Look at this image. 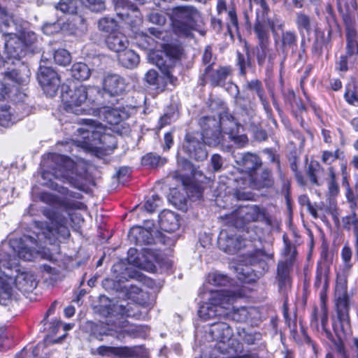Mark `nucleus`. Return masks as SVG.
Listing matches in <instances>:
<instances>
[{"instance_id": "nucleus-34", "label": "nucleus", "mask_w": 358, "mask_h": 358, "mask_svg": "<svg viewBox=\"0 0 358 358\" xmlns=\"http://www.w3.org/2000/svg\"><path fill=\"white\" fill-rule=\"evenodd\" d=\"M127 352V350L126 348L101 345L94 352H92V354L102 357H109L111 355L124 357Z\"/></svg>"}, {"instance_id": "nucleus-13", "label": "nucleus", "mask_w": 358, "mask_h": 358, "mask_svg": "<svg viewBox=\"0 0 358 358\" xmlns=\"http://www.w3.org/2000/svg\"><path fill=\"white\" fill-rule=\"evenodd\" d=\"M85 20L78 15H74L69 22L62 23L57 21L53 23H46L43 27V33L47 35H52L60 30L69 31L70 34H74L78 29L84 27Z\"/></svg>"}, {"instance_id": "nucleus-30", "label": "nucleus", "mask_w": 358, "mask_h": 358, "mask_svg": "<svg viewBox=\"0 0 358 358\" xmlns=\"http://www.w3.org/2000/svg\"><path fill=\"white\" fill-rule=\"evenodd\" d=\"M269 27L266 20H257L254 27V31L258 38L259 44L263 46L264 43H269Z\"/></svg>"}, {"instance_id": "nucleus-56", "label": "nucleus", "mask_w": 358, "mask_h": 358, "mask_svg": "<svg viewBox=\"0 0 358 358\" xmlns=\"http://www.w3.org/2000/svg\"><path fill=\"white\" fill-rule=\"evenodd\" d=\"M269 258L268 255L264 253L262 250H257L251 257L250 264H264L266 261Z\"/></svg>"}, {"instance_id": "nucleus-57", "label": "nucleus", "mask_w": 358, "mask_h": 358, "mask_svg": "<svg viewBox=\"0 0 358 358\" xmlns=\"http://www.w3.org/2000/svg\"><path fill=\"white\" fill-rule=\"evenodd\" d=\"M229 22L228 23V31L231 34L234 31L238 30V20L236 12L234 10H231L228 13Z\"/></svg>"}, {"instance_id": "nucleus-51", "label": "nucleus", "mask_w": 358, "mask_h": 358, "mask_svg": "<svg viewBox=\"0 0 358 358\" xmlns=\"http://www.w3.org/2000/svg\"><path fill=\"white\" fill-rule=\"evenodd\" d=\"M341 258L345 269L350 270L352 267V252L349 245H345L341 250Z\"/></svg>"}, {"instance_id": "nucleus-1", "label": "nucleus", "mask_w": 358, "mask_h": 358, "mask_svg": "<svg viewBox=\"0 0 358 358\" xmlns=\"http://www.w3.org/2000/svg\"><path fill=\"white\" fill-rule=\"evenodd\" d=\"M203 130L204 141L210 146H216L224 140V135L238 147H243L248 143L246 135L241 134L243 127L227 111L220 113L219 120L213 117H205L200 120Z\"/></svg>"}, {"instance_id": "nucleus-38", "label": "nucleus", "mask_w": 358, "mask_h": 358, "mask_svg": "<svg viewBox=\"0 0 358 358\" xmlns=\"http://www.w3.org/2000/svg\"><path fill=\"white\" fill-rule=\"evenodd\" d=\"M328 194L331 197H335L339 194V186L336 179V172L333 167L328 169V176L327 178Z\"/></svg>"}, {"instance_id": "nucleus-43", "label": "nucleus", "mask_w": 358, "mask_h": 358, "mask_svg": "<svg viewBox=\"0 0 358 358\" xmlns=\"http://www.w3.org/2000/svg\"><path fill=\"white\" fill-rule=\"evenodd\" d=\"M208 282L215 286H225L229 282V280L227 275L216 271L208 274Z\"/></svg>"}, {"instance_id": "nucleus-9", "label": "nucleus", "mask_w": 358, "mask_h": 358, "mask_svg": "<svg viewBox=\"0 0 358 358\" xmlns=\"http://www.w3.org/2000/svg\"><path fill=\"white\" fill-rule=\"evenodd\" d=\"M335 303L339 320L341 331L345 334L350 329L349 296L347 292V280L344 277L338 276L335 287Z\"/></svg>"}, {"instance_id": "nucleus-52", "label": "nucleus", "mask_w": 358, "mask_h": 358, "mask_svg": "<svg viewBox=\"0 0 358 358\" xmlns=\"http://www.w3.org/2000/svg\"><path fill=\"white\" fill-rule=\"evenodd\" d=\"M161 202L160 197L157 194H154L146 200L144 208L146 211L152 213L160 206Z\"/></svg>"}, {"instance_id": "nucleus-19", "label": "nucleus", "mask_w": 358, "mask_h": 358, "mask_svg": "<svg viewBox=\"0 0 358 358\" xmlns=\"http://www.w3.org/2000/svg\"><path fill=\"white\" fill-rule=\"evenodd\" d=\"M231 72L229 66H220L214 69L211 65H208L205 69L203 80L205 82L209 81L214 86L221 85L225 83Z\"/></svg>"}, {"instance_id": "nucleus-26", "label": "nucleus", "mask_w": 358, "mask_h": 358, "mask_svg": "<svg viewBox=\"0 0 358 358\" xmlns=\"http://www.w3.org/2000/svg\"><path fill=\"white\" fill-rule=\"evenodd\" d=\"M23 115H19L8 105L0 106V125L10 127L22 119Z\"/></svg>"}, {"instance_id": "nucleus-6", "label": "nucleus", "mask_w": 358, "mask_h": 358, "mask_svg": "<svg viewBox=\"0 0 358 358\" xmlns=\"http://www.w3.org/2000/svg\"><path fill=\"white\" fill-rule=\"evenodd\" d=\"M99 94L100 90L96 87L87 88L84 85H79L73 90L63 92L62 99L64 103V109L67 113L75 115L92 114V109L85 107L86 101H90L89 94Z\"/></svg>"}, {"instance_id": "nucleus-27", "label": "nucleus", "mask_w": 358, "mask_h": 358, "mask_svg": "<svg viewBox=\"0 0 358 358\" xmlns=\"http://www.w3.org/2000/svg\"><path fill=\"white\" fill-rule=\"evenodd\" d=\"M127 295L129 299L143 306H149V294L136 285H131L127 290Z\"/></svg>"}, {"instance_id": "nucleus-45", "label": "nucleus", "mask_w": 358, "mask_h": 358, "mask_svg": "<svg viewBox=\"0 0 358 358\" xmlns=\"http://www.w3.org/2000/svg\"><path fill=\"white\" fill-rule=\"evenodd\" d=\"M54 61L61 66L68 65L71 60L70 53L65 49H59L54 53Z\"/></svg>"}, {"instance_id": "nucleus-15", "label": "nucleus", "mask_w": 358, "mask_h": 358, "mask_svg": "<svg viewBox=\"0 0 358 358\" xmlns=\"http://www.w3.org/2000/svg\"><path fill=\"white\" fill-rule=\"evenodd\" d=\"M329 266L326 262H320L317 264L315 287L318 290L320 303L324 308L327 301V292L329 289Z\"/></svg>"}, {"instance_id": "nucleus-33", "label": "nucleus", "mask_w": 358, "mask_h": 358, "mask_svg": "<svg viewBox=\"0 0 358 358\" xmlns=\"http://www.w3.org/2000/svg\"><path fill=\"white\" fill-rule=\"evenodd\" d=\"M346 50L350 58L358 54L357 32L354 29L348 28L346 32Z\"/></svg>"}, {"instance_id": "nucleus-20", "label": "nucleus", "mask_w": 358, "mask_h": 358, "mask_svg": "<svg viewBox=\"0 0 358 358\" xmlns=\"http://www.w3.org/2000/svg\"><path fill=\"white\" fill-rule=\"evenodd\" d=\"M236 215L243 221V223L263 220L265 217V210L256 205L240 207Z\"/></svg>"}, {"instance_id": "nucleus-60", "label": "nucleus", "mask_w": 358, "mask_h": 358, "mask_svg": "<svg viewBox=\"0 0 358 358\" xmlns=\"http://www.w3.org/2000/svg\"><path fill=\"white\" fill-rule=\"evenodd\" d=\"M170 195L172 197V200L169 199L175 206L178 204L183 203L186 199L184 195H181L180 192L176 189H171Z\"/></svg>"}, {"instance_id": "nucleus-54", "label": "nucleus", "mask_w": 358, "mask_h": 358, "mask_svg": "<svg viewBox=\"0 0 358 358\" xmlns=\"http://www.w3.org/2000/svg\"><path fill=\"white\" fill-rule=\"evenodd\" d=\"M243 161V165L248 172L255 169L258 164V157L255 155L247 154L244 155Z\"/></svg>"}, {"instance_id": "nucleus-46", "label": "nucleus", "mask_w": 358, "mask_h": 358, "mask_svg": "<svg viewBox=\"0 0 358 358\" xmlns=\"http://www.w3.org/2000/svg\"><path fill=\"white\" fill-rule=\"evenodd\" d=\"M285 248L283 250V261L292 263L296 255V250L294 245L287 241L284 237Z\"/></svg>"}, {"instance_id": "nucleus-29", "label": "nucleus", "mask_w": 358, "mask_h": 358, "mask_svg": "<svg viewBox=\"0 0 358 358\" xmlns=\"http://www.w3.org/2000/svg\"><path fill=\"white\" fill-rule=\"evenodd\" d=\"M119 62L127 69H134L139 63V56L131 50L124 49L118 55Z\"/></svg>"}, {"instance_id": "nucleus-49", "label": "nucleus", "mask_w": 358, "mask_h": 358, "mask_svg": "<svg viewBox=\"0 0 358 358\" xmlns=\"http://www.w3.org/2000/svg\"><path fill=\"white\" fill-rule=\"evenodd\" d=\"M98 27L100 30L109 32L115 28L116 22L112 17H104L99 20Z\"/></svg>"}, {"instance_id": "nucleus-28", "label": "nucleus", "mask_w": 358, "mask_h": 358, "mask_svg": "<svg viewBox=\"0 0 358 358\" xmlns=\"http://www.w3.org/2000/svg\"><path fill=\"white\" fill-rule=\"evenodd\" d=\"M294 22L300 34L306 32L310 34L313 28L311 17L303 11H299L295 13Z\"/></svg>"}, {"instance_id": "nucleus-10", "label": "nucleus", "mask_w": 358, "mask_h": 358, "mask_svg": "<svg viewBox=\"0 0 358 358\" xmlns=\"http://www.w3.org/2000/svg\"><path fill=\"white\" fill-rule=\"evenodd\" d=\"M209 332L213 339L218 342L217 349L223 354H229L231 348L227 349L225 345L227 344L228 346H230L234 345L235 343V340L231 338L232 330L229 325L222 322H215L210 324Z\"/></svg>"}, {"instance_id": "nucleus-48", "label": "nucleus", "mask_w": 358, "mask_h": 358, "mask_svg": "<svg viewBox=\"0 0 358 358\" xmlns=\"http://www.w3.org/2000/svg\"><path fill=\"white\" fill-rule=\"evenodd\" d=\"M165 159H162L159 156L152 153L145 155L142 159V163L145 166H157L165 163Z\"/></svg>"}, {"instance_id": "nucleus-47", "label": "nucleus", "mask_w": 358, "mask_h": 358, "mask_svg": "<svg viewBox=\"0 0 358 358\" xmlns=\"http://www.w3.org/2000/svg\"><path fill=\"white\" fill-rule=\"evenodd\" d=\"M17 37L22 41L26 50L34 44L37 40L35 33L31 31H24Z\"/></svg>"}, {"instance_id": "nucleus-61", "label": "nucleus", "mask_w": 358, "mask_h": 358, "mask_svg": "<svg viewBox=\"0 0 358 358\" xmlns=\"http://www.w3.org/2000/svg\"><path fill=\"white\" fill-rule=\"evenodd\" d=\"M210 164L214 171H220L223 165L222 157L218 154L213 155L210 159Z\"/></svg>"}, {"instance_id": "nucleus-24", "label": "nucleus", "mask_w": 358, "mask_h": 358, "mask_svg": "<svg viewBox=\"0 0 358 358\" xmlns=\"http://www.w3.org/2000/svg\"><path fill=\"white\" fill-rule=\"evenodd\" d=\"M106 42L108 48L116 52H120L126 49L129 43L126 36L120 32L111 33Z\"/></svg>"}, {"instance_id": "nucleus-41", "label": "nucleus", "mask_w": 358, "mask_h": 358, "mask_svg": "<svg viewBox=\"0 0 358 358\" xmlns=\"http://www.w3.org/2000/svg\"><path fill=\"white\" fill-rule=\"evenodd\" d=\"M266 21L274 37L278 36V31H281V33L284 31L285 22L280 16H273Z\"/></svg>"}, {"instance_id": "nucleus-25", "label": "nucleus", "mask_w": 358, "mask_h": 358, "mask_svg": "<svg viewBox=\"0 0 358 358\" xmlns=\"http://www.w3.org/2000/svg\"><path fill=\"white\" fill-rule=\"evenodd\" d=\"M245 88L247 90L250 91L251 92L256 93L265 111L267 113H270L271 108L268 102L266 101L265 98L264 90L261 81L257 79H254L250 81H247L245 85Z\"/></svg>"}, {"instance_id": "nucleus-63", "label": "nucleus", "mask_w": 358, "mask_h": 358, "mask_svg": "<svg viewBox=\"0 0 358 358\" xmlns=\"http://www.w3.org/2000/svg\"><path fill=\"white\" fill-rule=\"evenodd\" d=\"M338 158L337 152H332L329 151H324L322 153V160L324 163L330 164Z\"/></svg>"}, {"instance_id": "nucleus-17", "label": "nucleus", "mask_w": 358, "mask_h": 358, "mask_svg": "<svg viewBox=\"0 0 358 358\" xmlns=\"http://www.w3.org/2000/svg\"><path fill=\"white\" fill-rule=\"evenodd\" d=\"M94 116L99 117L107 122L108 124H117L126 117L124 111L120 108L104 106L102 108H94L92 109V114Z\"/></svg>"}, {"instance_id": "nucleus-55", "label": "nucleus", "mask_w": 358, "mask_h": 358, "mask_svg": "<svg viewBox=\"0 0 358 358\" xmlns=\"http://www.w3.org/2000/svg\"><path fill=\"white\" fill-rule=\"evenodd\" d=\"M268 45L269 43H264L263 46L262 44L258 43L257 48V59L258 64L262 65L265 61L266 57L268 53Z\"/></svg>"}, {"instance_id": "nucleus-4", "label": "nucleus", "mask_w": 358, "mask_h": 358, "mask_svg": "<svg viewBox=\"0 0 358 358\" xmlns=\"http://www.w3.org/2000/svg\"><path fill=\"white\" fill-rule=\"evenodd\" d=\"M52 176L63 182H69L72 186L83 189L84 184L82 181L84 173L78 172L79 165L76 164L70 158L54 154L51 157Z\"/></svg>"}, {"instance_id": "nucleus-21", "label": "nucleus", "mask_w": 358, "mask_h": 358, "mask_svg": "<svg viewBox=\"0 0 358 358\" xmlns=\"http://www.w3.org/2000/svg\"><path fill=\"white\" fill-rule=\"evenodd\" d=\"M82 121H83L86 124L90 126V129H86V131L83 128L79 129L78 130V132L80 133L81 134L84 135L85 133L87 134V136H84V137H83L85 139H87L84 142L86 144L87 148H92L94 147V148H101V149L103 148L104 150H112V149H113L115 148L114 147V144H115L114 138L113 137L107 136V135L101 136V138H100V141H102V142H105L108 139V140H111L112 143H113L112 145H106V146L103 145L101 147V146L100 147H97L95 143H91L90 140L89 134H91L92 135H96V134L95 133L94 129L97 127V124H96L95 120H93L92 119H83Z\"/></svg>"}, {"instance_id": "nucleus-12", "label": "nucleus", "mask_w": 358, "mask_h": 358, "mask_svg": "<svg viewBox=\"0 0 358 358\" xmlns=\"http://www.w3.org/2000/svg\"><path fill=\"white\" fill-rule=\"evenodd\" d=\"M37 78L44 92L50 96H54L58 90L60 80L53 69L46 66H40Z\"/></svg>"}, {"instance_id": "nucleus-50", "label": "nucleus", "mask_w": 358, "mask_h": 358, "mask_svg": "<svg viewBox=\"0 0 358 358\" xmlns=\"http://www.w3.org/2000/svg\"><path fill=\"white\" fill-rule=\"evenodd\" d=\"M148 32L154 38H150V37H148L145 36V38L149 44H150V40H159V41H169V34L166 31H162L159 30L157 28L151 27L148 29Z\"/></svg>"}, {"instance_id": "nucleus-35", "label": "nucleus", "mask_w": 358, "mask_h": 358, "mask_svg": "<svg viewBox=\"0 0 358 358\" xmlns=\"http://www.w3.org/2000/svg\"><path fill=\"white\" fill-rule=\"evenodd\" d=\"M162 73L163 76L159 77L156 71L149 70L145 76V80L148 84L155 85L157 89L163 90L167 83H170L165 74Z\"/></svg>"}, {"instance_id": "nucleus-53", "label": "nucleus", "mask_w": 358, "mask_h": 358, "mask_svg": "<svg viewBox=\"0 0 358 358\" xmlns=\"http://www.w3.org/2000/svg\"><path fill=\"white\" fill-rule=\"evenodd\" d=\"M346 199L349 203L351 213H358V195L355 194L352 189L346 192Z\"/></svg>"}, {"instance_id": "nucleus-36", "label": "nucleus", "mask_w": 358, "mask_h": 358, "mask_svg": "<svg viewBox=\"0 0 358 358\" xmlns=\"http://www.w3.org/2000/svg\"><path fill=\"white\" fill-rule=\"evenodd\" d=\"M281 45L283 51L293 50L297 45V35L294 31H284L281 33Z\"/></svg>"}, {"instance_id": "nucleus-62", "label": "nucleus", "mask_w": 358, "mask_h": 358, "mask_svg": "<svg viewBox=\"0 0 358 358\" xmlns=\"http://www.w3.org/2000/svg\"><path fill=\"white\" fill-rule=\"evenodd\" d=\"M261 183L264 187H268L273 185L271 173L269 170H264L261 176Z\"/></svg>"}, {"instance_id": "nucleus-22", "label": "nucleus", "mask_w": 358, "mask_h": 358, "mask_svg": "<svg viewBox=\"0 0 358 358\" xmlns=\"http://www.w3.org/2000/svg\"><path fill=\"white\" fill-rule=\"evenodd\" d=\"M159 226L162 230L173 232L179 227L178 215L173 211L164 210L159 215Z\"/></svg>"}, {"instance_id": "nucleus-40", "label": "nucleus", "mask_w": 358, "mask_h": 358, "mask_svg": "<svg viewBox=\"0 0 358 358\" xmlns=\"http://www.w3.org/2000/svg\"><path fill=\"white\" fill-rule=\"evenodd\" d=\"M343 228L346 230L352 229L355 234H358V213H350L342 218Z\"/></svg>"}, {"instance_id": "nucleus-14", "label": "nucleus", "mask_w": 358, "mask_h": 358, "mask_svg": "<svg viewBox=\"0 0 358 358\" xmlns=\"http://www.w3.org/2000/svg\"><path fill=\"white\" fill-rule=\"evenodd\" d=\"M102 89L103 94L110 97L121 95L126 89L125 80L117 73H108L103 78Z\"/></svg>"}, {"instance_id": "nucleus-37", "label": "nucleus", "mask_w": 358, "mask_h": 358, "mask_svg": "<svg viewBox=\"0 0 358 358\" xmlns=\"http://www.w3.org/2000/svg\"><path fill=\"white\" fill-rule=\"evenodd\" d=\"M71 76L76 80H87L91 74V71L87 64L83 62H78L73 64L71 69Z\"/></svg>"}, {"instance_id": "nucleus-42", "label": "nucleus", "mask_w": 358, "mask_h": 358, "mask_svg": "<svg viewBox=\"0 0 358 358\" xmlns=\"http://www.w3.org/2000/svg\"><path fill=\"white\" fill-rule=\"evenodd\" d=\"M78 4V0H62L56 8L64 13L74 14L77 12Z\"/></svg>"}, {"instance_id": "nucleus-44", "label": "nucleus", "mask_w": 358, "mask_h": 358, "mask_svg": "<svg viewBox=\"0 0 358 358\" xmlns=\"http://www.w3.org/2000/svg\"><path fill=\"white\" fill-rule=\"evenodd\" d=\"M132 234H135L136 241L138 243L143 242L145 244H150L152 241V237L150 231L141 227L131 229Z\"/></svg>"}, {"instance_id": "nucleus-3", "label": "nucleus", "mask_w": 358, "mask_h": 358, "mask_svg": "<svg viewBox=\"0 0 358 358\" xmlns=\"http://www.w3.org/2000/svg\"><path fill=\"white\" fill-rule=\"evenodd\" d=\"M0 29L9 36L5 43V53L8 59L20 61L26 55L27 50L20 38L13 33V30H18L13 15L2 7H0Z\"/></svg>"}, {"instance_id": "nucleus-5", "label": "nucleus", "mask_w": 358, "mask_h": 358, "mask_svg": "<svg viewBox=\"0 0 358 358\" xmlns=\"http://www.w3.org/2000/svg\"><path fill=\"white\" fill-rule=\"evenodd\" d=\"M162 50L154 51L149 54V60L164 73L171 85H176L177 78L172 75L175 61L178 59L182 50L180 45L160 43Z\"/></svg>"}, {"instance_id": "nucleus-16", "label": "nucleus", "mask_w": 358, "mask_h": 358, "mask_svg": "<svg viewBox=\"0 0 358 358\" xmlns=\"http://www.w3.org/2000/svg\"><path fill=\"white\" fill-rule=\"evenodd\" d=\"M246 241L240 236L229 234L227 231L220 232L218 245L220 250L229 255H234L246 245Z\"/></svg>"}, {"instance_id": "nucleus-18", "label": "nucleus", "mask_w": 358, "mask_h": 358, "mask_svg": "<svg viewBox=\"0 0 358 358\" xmlns=\"http://www.w3.org/2000/svg\"><path fill=\"white\" fill-rule=\"evenodd\" d=\"M51 187L65 195V198L62 201L61 205L66 210H80L85 207V205L78 201L82 198L80 193L69 191L66 187L59 186L58 185L51 184Z\"/></svg>"}, {"instance_id": "nucleus-31", "label": "nucleus", "mask_w": 358, "mask_h": 358, "mask_svg": "<svg viewBox=\"0 0 358 358\" xmlns=\"http://www.w3.org/2000/svg\"><path fill=\"white\" fill-rule=\"evenodd\" d=\"M292 264L283 260L278 264L277 276L280 287H287L289 284V271Z\"/></svg>"}, {"instance_id": "nucleus-11", "label": "nucleus", "mask_w": 358, "mask_h": 358, "mask_svg": "<svg viewBox=\"0 0 358 358\" xmlns=\"http://www.w3.org/2000/svg\"><path fill=\"white\" fill-rule=\"evenodd\" d=\"M203 139V133L187 134L183 145V149L188 153L190 157L198 161H202L207 157V151Z\"/></svg>"}, {"instance_id": "nucleus-59", "label": "nucleus", "mask_w": 358, "mask_h": 358, "mask_svg": "<svg viewBox=\"0 0 358 358\" xmlns=\"http://www.w3.org/2000/svg\"><path fill=\"white\" fill-rule=\"evenodd\" d=\"M90 9L94 12H101L105 10V3L103 0H85Z\"/></svg>"}, {"instance_id": "nucleus-32", "label": "nucleus", "mask_w": 358, "mask_h": 358, "mask_svg": "<svg viewBox=\"0 0 358 358\" xmlns=\"http://www.w3.org/2000/svg\"><path fill=\"white\" fill-rule=\"evenodd\" d=\"M133 328L131 327H124L120 331H116L114 333L110 331H101L100 329V326L96 325L94 327V330L93 331V334L94 336L99 339V341H102V336L106 335V336H115L118 339H122L124 338L126 335H131V332L133 331Z\"/></svg>"}, {"instance_id": "nucleus-8", "label": "nucleus", "mask_w": 358, "mask_h": 358, "mask_svg": "<svg viewBox=\"0 0 358 358\" xmlns=\"http://www.w3.org/2000/svg\"><path fill=\"white\" fill-rule=\"evenodd\" d=\"M172 15L173 31L180 36H189L196 26L199 11L190 6H177Z\"/></svg>"}, {"instance_id": "nucleus-58", "label": "nucleus", "mask_w": 358, "mask_h": 358, "mask_svg": "<svg viewBox=\"0 0 358 358\" xmlns=\"http://www.w3.org/2000/svg\"><path fill=\"white\" fill-rule=\"evenodd\" d=\"M148 19L150 22L157 25H164L166 22L165 16L157 12L150 13L148 15Z\"/></svg>"}, {"instance_id": "nucleus-23", "label": "nucleus", "mask_w": 358, "mask_h": 358, "mask_svg": "<svg viewBox=\"0 0 358 358\" xmlns=\"http://www.w3.org/2000/svg\"><path fill=\"white\" fill-rule=\"evenodd\" d=\"M233 303L234 302L229 306V308L227 310V314H226L225 317H229L236 322H247L250 317L255 312V309L252 307H241L235 308L232 306Z\"/></svg>"}, {"instance_id": "nucleus-7", "label": "nucleus", "mask_w": 358, "mask_h": 358, "mask_svg": "<svg viewBox=\"0 0 358 358\" xmlns=\"http://www.w3.org/2000/svg\"><path fill=\"white\" fill-rule=\"evenodd\" d=\"M23 292H31L37 286L34 275L31 272L19 273L15 279L3 272L0 275V303L6 304L13 295V285Z\"/></svg>"}, {"instance_id": "nucleus-2", "label": "nucleus", "mask_w": 358, "mask_h": 358, "mask_svg": "<svg viewBox=\"0 0 358 358\" xmlns=\"http://www.w3.org/2000/svg\"><path fill=\"white\" fill-rule=\"evenodd\" d=\"M199 295L204 303L199 310V315L205 321L216 317H225L229 306L237 298L242 296L240 292L236 293L231 290L201 292Z\"/></svg>"}, {"instance_id": "nucleus-64", "label": "nucleus", "mask_w": 358, "mask_h": 358, "mask_svg": "<svg viewBox=\"0 0 358 358\" xmlns=\"http://www.w3.org/2000/svg\"><path fill=\"white\" fill-rule=\"evenodd\" d=\"M346 101L355 106H358V95L352 91H347L345 94Z\"/></svg>"}, {"instance_id": "nucleus-39", "label": "nucleus", "mask_w": 358, "mask_h": 358, "mask_svg": "<svg viewBox=\"0 0 358 358\" xmlns=\"http://www.w3.org/2000/svg\"><path fill=\"white\" fill-rule=\"evenodd\" d=\"M321 169L320 164L316 161H311L307 166L306 174L312 184L320 186L321 182L319 181L317 174Z\"/></svg>"}]
</instances>
